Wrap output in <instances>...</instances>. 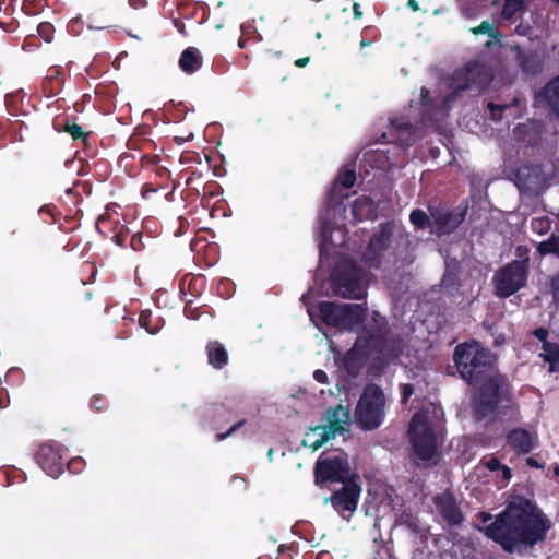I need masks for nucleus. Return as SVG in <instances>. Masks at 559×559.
I'll use <instances>...</instances> for the list:
<instances>
[{"instance_id":"09e8293b","label":"nucleus","mask_w":559,"mask_h":559,"mask_svg":"<svg viewBox=\"0 0 559 559\" xmlns=\"http://www.w3.org/2000/svg\"><path fill=\"white\" fill-rule=\"evenodd\" d=\"M354 15L356 19L360 17L361 16V12L359 10V4H354Z\"/></svg>"},{"instance_id":"e433bc0d","label":"nucleus","mask_w":559,"mask_h":559,"mask_svg":"<svg viewBox=\"0 0 559 559\" xmlns=\"http://www.w3.org/2000/svg\"><path fill=\"white\" fill-rule=\"evenodd\" d=\"M66 131L75 140L84 138V132L78 124L67 126Z\"/></svg>"},{"instance_id":"a878e982","label":"nucleus","mask_w":559,"mask_h":559,"mask_svg":"<svg viewBox=\"0 0 559 559\" xmlns=\"http://www.w3.org/2000/svg\"><path fill=\"white\" fill-rule=\"evenodd\" d=\"M540 356L549 364L550 372L559 371V346L556 343L543 344Z\"/></svg>"},{"instance_id":"dca6fc26","label":"nucleus","mask_w":559,"mask_h":559,"mask_svg":"<svg viewBox=\"0 0 559 559\" xmlns=\"http://www.w3.org/2000/svg\"><path fill=\"white\" fill-rule=\"evenodd\" d=\"M356 182V174L353 168L345 166L338 174L329 197V212L333 211V213H344L345 207L340 202L343 198H346L347 194H342L338 189L340 187L344 189L352 188Z\"/></svg>"},{"instance_id":"3c124183","label":"nucleus","mask_w":559,"mask_h":559,"mask_svg":"<svg viewBox=\"0 0 559 559\" xmlns=\"http://www.w3.org/2000/svg\"><path fill=\"white\" fill-rule=\"evenodd\" d=\"M527 464L533 467H539L538 463L532 457L527 459Z\"/></svg>"},{"instance_id":"423d86ee","label":"nucleus","mask_w":559,"mask_h":559,"mask_svg":"<svg viewBox=\"0 0 559 559\" xmlns=\"http://www.w3.org/2000/svg\"><path fill=\"white\" fill-rule=\"evenodd\" d=\"M408 245V237L402 227L393 223L382 224L369 241L362 255L364 263L368 267H379L394 262Z\"/></svg>"},{"instance_id":"7c9ffc66","label":"nucleus","mask_w":559,"mask_h":559,"mask_svg":"<svg viewBox=\"0 0 559 559\" xmlns=\"http://www.w3.org/2000/svg\"><path fill=\"white\" fill-rule=\"evenodd\" d=\"M538 251L540 254H556L559 257V237H551L546 241L538 245Z\"/></svg>"},{"instance_id":"a211bd4d","label":"nucleus","mask_w":559,"mask_h":559,"mask_svg":"<svg viewBox=\"0 0 559 559\" xmlns=\"http://www.w3.org/2000/svg\"><path fill=\"white\" fill-rule=\"evenodd\" d=\"M382 138L386 142H399L402 146H408L415 142V128L403 119H396L391 121L389 132L383 133Z\"/></svg>"},{"instance_id":"0eeeda50","label":"nucleus","mask_w":559,"mask_h":559,"mask_svg":"<svg viewBox=\"0 0 559 559\" xmlns=\"http://www.w3.org/2000/svg\"><path fill=\"white\" fill-rule=\"evenodd\" d=\"M318 295L316 288H310L302 296V300L307 308L310 319L314 321L317 308L311 305L310 299ZM318 313L323 323L335 326L341 330L358 331L362 325L366 317V308L362 305H337L335 302H320Z\"/></svg>"},{"instance_id":"37998d69","label":"nucleus","mask_w":559,"mask_h":559,"mask_svg":"<svg viewBox=\"0 0 559 559\" xmlns=\"http://www.w3.org/2000/svg\"><path fill=\"white\" fill-rule=\"evenodd\" d=\"M313 378L319 383H326L328 382V374L325 371L318 369L313 372Z\"/></svg>"},{"instance_id":"bb28decb","label":"nucleus","mask_w":559,"mask_h":559,"mask_svg":"<svg viewBox=\"0 0 559 559\" xmlns=\"http://www.w3.org/2000/svg\"><path fill=\"white\" fill-rule=\"evenodd\" d=\"M521 67L528 73H535L540 68V60L536 53L533 52H520L519 55Z\"/></svg>"},{"instance_id":"1a4fd4ad","label":"nucleus","mask_w":559,"mask_h":559,"mask_svg":"<svg viewBox=\"0 0 559 559\" xmlns=\"http://www.w3.org/2000/svg\"><path fill=\"white\" fill-rule=\"evenodd\" d=\"M385 397L376 384H368L360 395L356 409L355 421L364 430H373L384 420Z\"/></svg>"},{"instance_id":"603ef678","label":"nucleus","mask_w":559,"mask_h":559,"mask_svg":"<svg viewBox=\"0 0 559 559\" xmlns=\"http://www.w3.org/2000/svg\"><path fill=\"white\" fill-rule=\"evenodd\" d=\"M408 5L413 9V10H416L417 9V2L415 0H409L408 1Z\"/></svg>"},{"instance_id":"de8ad7c7","label":"nucleus","mask_w":559,"mask_h":559,"mask_svg":"<svg viewBox=\"0 0 559 559\" xmlns=\"http://www.w3.org/2000/svg\"><path fill=\"white\" fill-rule=\"evenodd\" d=\"M309 62V58L306 57V58H300L298 60H296L295 64L299 68H302L305 67L307 63Z\"/></svg>"},{"instance_id":"bf43d9fd","label":"nucleus","mask_w":559,"mask_h":559,"mask_svg":"<svg viewBox=\"0 0 559 559\" xmlns=\"http://www.w3.org/2000/svg\"><path fill=\"white\" fill-rule=\"evenodd\" d=\"M360 45H361V47H365V46H367V45H368V43H367V41H365V40H361Z\"/></svg>"},{"instance_id":"864d4df0","label":"nucleus","mask_w":559,"mask_h":559,"mask_svg":"<svg viewBox=\"0 0 559 559\" xmlns=\"http://www.w3.org/2000/svg\"><path fill=\"white\" fill-rule=\"evenodd\" d=\"M49 28H50V25H49V24H41V25L39 26V31H40V32H41V31H45V29H49Z\"/></svg>"},{"instance_id":"72a5a7b5","label":"nucleus","mask_w":559,"mask_h":559,"mask_svg":"<svg viewBox=\"0 0 559 559\" xmlns=\"http://www.w3.org/2000/svg\"><path fill=\"white\" fill-rule=\"evenodd\" d=\"M474 34H488L490 37L496 38L495 28L491 23L488 21L481 22V24L477 27L471 29Z\"/></svg>"},{"instance_id":"a19ab883","label":"nucleus","mask_w":559,"mask_h":559,"mask_svg":"<svg viewBox=\"0 0 559 559\" xmlns=\"http://www.w3.org/2000/svg\"><path fill=\"white\" fill-rule=\"evenodd\" d=\"M413 393H414V390H413L412 384H404L401 402L403 404H405L407 402V400L412 396Z\"/></svg>"},{"instance_id":"f03ea898","label":"nucleus","mask_w":559,"mask_h":559,"mask_svg":"<svg viewBox=\"0 0 559 559\" xmlns=\"http://www.w3.org/2000/svg\"><path fill=\"white\" fill-rule=\"evenodd\" d=\"M550 528L548 520L528 501L510 503L497 520L485 528L488 537L507 551L521 545H534L544 539Z\"/></svg>"},{"instance_id":"473e14b6","label":"nucleus","mask_w":559,"mask_h":559,"mask_svg":"<svg viewBox=\"0 0 559 559\" xmlns=\"http://www.w3.org/2000/svg\"><path fill=\"white\" fill-rule=\"evenodd\" d=\"M531 226L534 231L543 235L550 229V221L548 217H535L532 219Z\"/></svg>"},{"instance_id":"a18cd8bd","label":"nucleus","mask_w":559,"mask_h":559,"mask_svg":"<svg viewBox=\"0 0 559 559\" xmlns=\"http://www.w3.org/2000/svg\"><path fill=\"white\" fill-rule=\"evenodd\" d=\"M449 269H450V265L447 264V272H445V274H444V276L442 278V285L443 286H449L451 284V282L453 281L452 275H451Z\"/></svg>"},{"instance_id":"20e7f679","label":"nucleus","mask_w":559,"mask_h":559,"mask_svg":"<svg viewBox=\"0 0 559 559\" xmlns=\"http://www.w3.org/2000/svg\"><path fill=\"white\" fill-rule=\"evenodd\" d=\"M491 79L490 71L478 62L468 63L466 67L457 69L453 74V91L442 99L438 108L435 104H431L429 91L423 87L420 96L421 104L426 108L425 117L431 120L430 116L433 114L437 116V119H443L462 92L473 88L479 92L488 86Z\"/></svg>"},{"instance_id":"6e6552de","label":"nucleus","mask_w":559,"mask_h":559,"mask_svg":"<svg viewBox=\"0 0 559 559\" xmlns=\"http://www.w3.org/2000/svg\"><path fill=\"white\" fill-rule=\"evenodd\" d=\"M368 283L369 274L347 259L338 262L331 280L333 293L349 299H364Z\"/></svg>"},{"instance_id":"c85d7f7f","label":"nucleus","mask_w":559,"mask_h":559,"mask_svg":"<svg viewBox=\"0 0 559 559\" xmlns=\"http://www.w3.org/2000/svg\"><path fill=\"white\" fill-rule=\"evenodd\" d=\"M460 10L466 19L475 17L480 8V2L484 0H457Z\"/></svg>"},{"instance_id":"13d9d810","label":"nucleus","mask_w":559,"mask_h":559,"mask_svg":"<svg viewBox=\"0 0 559 559\" xmlns=\"http://www.w3.org/2000/svg\"><path fill=\"white\" fill-rule=\"evenodd\" d=\"M554 472H555V475L559 477V466H556Z\"/></svg>"},{"instance_id":"393cba45","label":"nucleus","mask_w":559,"mask_h":559,"mask_svg":"<svg viewBox=\"0 0 559 559\" xmlns=\"http://www.w3.org/2000/svg\"><path fill=\"white\" fill-rule=\"evenodd\" d=\"M539 97L547 102L551 110L559 118V75L545 86Z\"/></svg>"},{"instance_id":"58836bf2","label":"nucleus","mask_w":559,"mask_h":559,"mask_svg":"<svg viewBox=\"0 0 559 559\" xmlns=\"http://www.w3.org/2000/svg\"><path fill=\"white\" fill-rule=\"evenodd\" d=\"M83 465L84 461L82 457H74L68 463V468L71 473H79L81 472Z\"/></svg>"},{"instance_id":"b1692460","label":"nucleus","mask_w":559,"mask_h":559,"mask_svg":"<svg viewBox=\"0 0 559 559\" xmlns=\"http://www.w3.org/2000/svg\"><path fill=\"white\" fill-rule=\"evenodd\" d=\"M209 364L221 369L228 362V354L225 347L218 342H210L206 346Z\"/></svg>"},{"instance_id":"2eb2a0df","label":"nucleus","mask_w":559,"mask_h":559,"mask_svg":"<svg viewBox=\"0 0 559 559\" xmlns=\"http://www.w3.org/2000/svg\"><path fill=\"white\" fill-rule=\"evenodd\" d=\"M64 449L56 442H46L37 451V463L43 471L52 478H57L63 472Z\"/></svg>"},{"instance_id":"9b49d317","label":"nucleus","mask_w":559,"mask_h":559,"mask_svg":"<svg viewBox=\"0 0 559 559\" xmlns=\"http://www.w3.org/2000/svg\"><path fill=\"white\" fill-rule=\"evenodd\" d=\"M527 281V261L520 260L508 263L499 269L493 277L495 294L508 298L523 288Z\"/></svg>"},{"instance_id":"9d476101","label":"nucleus","mask_w":559,"mask_h":559,"mask_svg":"<svg viewBox=\"0 0 559 559\" xmlns=\"http://www.w3.org/2000/svg\"><path fill=\"white\" fill-rule=\"evenodd\" d=\"M326 425L311 428L306 435L302 443L313 451L321 448L326 441L343 435L350 424V412L348 407L337 405L326 413Z\"/></svg>"},{"instance_id":"39448f33","label":"nucleus","mask_w":559,"mask_h":559,"mask_svg":"<svg viewBox=\"0 0 559 559\" xmlns=\"http://www.w3.org/2000/svg\"><path fill=\"white\" fill-rule=\"evenodd\" d=\"M442 417V409L435 404H429L425 409L416 413L409 423L411 443L415 454L421 461H436Z\"/></svg>"},{"instance_id":"4be33fe9","label":"nucleus","mask_w":559,"mask_h":559,"mask_svg":"<svg viewBox=\"0 0 559 559\" xmlns=\"http://www.w3.org/2000/svg\"><path fill=\"white\" fill-rule=\"evenodd\" d=\"M508 442L519 453H528L535 447L533 436L524 429L512 430Z\"/></svg>"},{"instance_id":"6ab92c4d","label":"nucleus","mask_w":559,"mask_h":559,"mask_svg":"<svg viewBox=\"0 0 559 559\" xmlns=\"http://www.w3.org/2000/svg\"><path fill=\"white\" fill-rule=\"evenodd\" d=\"M433 501L438 513L445 522L452 525H456L462 522L463 515L457 508L452 493L443 492L436 496Z\"/></svg>"},{"instance_id":"8fccbe9b","label":"nucleus","mask_w":559,"mask_h":559,"mask_svg":"<svg viewBox=\"0 0 559 559\" xmlns=\"http://www.w3.org/2000/svg\"><path fill=\"white\" fill-rule=\"evenodd\" d=\"M502 471H503V477L509 479L511 477L510 469L508 467L503 466Z\"/></svg>"},{"instance_id":"7ed1b4c3","label":"nucleus","mask_w":559,"mask_h":559,"mask_svg":"<svg viewBox=\"0 0 559 559\" xmlns=\"http://www.w3.org/2000/svg\"><path fill=\"white\" fill-rule=\"evenodd\" d=\"M403 341L389 336L386 322L378 312H373L370 322L364 326L353 347L343 359V368L350 377L358 376L367 358L389 362L403 353Z\"/></svg>"},{"instance_id":"ea45409f","label":"nucleus","mask_w":559,"mask_h":559,"mask_svg":"<svg viewBox=\"0 0 559 559\" xmlns=\"http://www.w3.org/2000/svg\"><path fill=\"white\" fill-rule=\"evenodd\" d=\"M242 425H243V420H240V421L234 424L225 433H218L216 436L217 440H223L226 437L230 436L234 431H236Z\"/></svg>"},{"instance_id":"c756f323","label":"nucleus","mask_w":559,"mask_h":559,"mask_svg":"<svg viewBox=\"0 0 559 559\" xmlns=\"http://www.w3.org/2000/svg\"><path fill=\"white\" fill-rule=\"evenodd\" d=\"M140 323L150 334H156L162 328L158 318H154L151 312H142Z\"/></svg>"},{"instance_id":"2f4dec72","label":"nucleus","mask_w":559,"mask_h":559,"mask_svg":"<svg viewBox=\"0 0 559 559\" xmlns=\"http://www.w3.org/2000/svg\"><path fill=\"white\" fill-rule=\"evenodd\" d=\"M524 7V0H504L503 16L507 19L512 17L515 13L521 11Z\"/></svg>"},{"instance_id":"5701e85b","label":"nucleus","mask_w":559,"mask_h":559,"mask_svg":"<svg viewBox=\"0 0 559 559\" xmlns=\"http://www.w3.org/2000/svg\"><path fill=\"white\" fill-rule=\"evenodd\" d=\"M201 66L202 57L198 49L189 47L182 51L179 59V67L185 73L192 74L198 71Z\"/></svg>"},{"instance_id":"f257e3e1","label":"nucleus","mask_w":559,"mask_h":559,"mask_svg":"<svg viewBox=\"0 0 559 559\" xmlns=\"http://www.w3.org/2000/svg\"><path fill=\"white\" fill-rule=\"evenodd\" d=\"M454 361L461 377L477 389L474 407L479 419L491 415L498 403L502 377L493 367L495 356L478 342L460 344Z\"/></svg>"},{"instance_id":"f704fd0d","label":"nucleus","mask_w":559,"mask_h":559,"mask_svg":"<svg viewBox=\"0 0 559 559\" xmlns=\"http://www.w3.org/2000/svg\"><path fill=\"white\" fill-rule=\"evenodd\" d=\"M536 171H537L536 168H530V167L521 168L518 174L519 188L520 189H531L533 183L522 182V178L527 175H531V173H536Z\"/></svg>"},{"instance_id":"79ce46f5","label":"nucleus","mask_w":559,"mask_h":559,"mask_svg":"<svg viewBox=\"0 0 559 559\" xmlns=\"http://www.w3.org/2000/svg\"><path fill=\"white\" fill-rule=\"evenodd\" d=\"M534 336L539 340L540 342H543V344L545 343H548L547 342V336H548V331L544 328H538L534 331Z\"/></svg>"},{"instance_id":"4c0bfd02","label":"nucleus","mask_w":559,"mask_h":559,"mask_svg":"<svg viewBox=\"0 0 559 559\" xmlns=\"http://www.w3.org/2000/svg\"><path fill=\"white\" fill-rule=\"evenodd\" d=\"M488 108L491 112V117L495 120H499L501 118L502 111L507 108V106L502 105H495L492 103L488 104Z\"/></svg>"},{"instance_id":"cd10ccee","label":"nucleus","mask_w":559,"mask_h":559,"mask_svg":"<svg viewBox=\"0 0 559 559\" xmlns=\"http://www.w3.org/2000/svg\"><path fill=\"white\" fill-rule=\"evenodd\" d=\"M409 221L415 228L423 229L426 227H432V218L419 209L413 210L409 214Z\"/></svg>"},{"instance_id":"c9c22d12","label":"nucleus","mask_w":559,"mask_h":559,"mask_svg":"<svg viewBox=\"0 0 559 559\" xmlns=\"http://www.w3.org/2000/svg\"><path fill=\"white\" fill-rule=\"evenodd\" d=\"M111 210L112 207L108 206L106 212L102 214L97 219L96 227L100 233L104 228H106L107 223L111 219Z\"/></svg>"},{"instance_id":"ddd939ff","label":"nucleus","mask_w":559,"mask_h":559,"mask_svg":"<svg viewBox=\"0 0 559 559\" xmlns=\"http://www.w3.org/2000/svg\"><path fill=\"white\" fill-rule=\"evenodd\" d=\"M336 215L342 216L340 213H333V211L329 212V207L326 209V213L321 215V242H320V257L323 258L324 254H328L330 251V247H341L346 243L347 239V230L344 225H338L336 221L332 219V216Z\"/></svg>"},{"instance_id":"f8f14e48","label":"nucleus","mask_w":559,"mask_h":559,"mask_svg":"<svg viewBox=\"0 0 559 559\" xmlns=\"http://www.w3.org/2000/svg\"><path fill=\"white\" fill-rule=\"evenodd\" d=\"M350 476L347 457L343 453L321 456L316 466V481H345Z\"/></svg>"},{"instance_id":"c03bdc74","label":"nucleus","mask_w":559,"mask_h":559,"mask_svg":"<svg viewBox=\"0 0 559 559\" xmlns=\"http://www.w3.org/2000/svg\"><path fill=\"white\" fill-rule=\"evenodd\" d=\"M486 466L490 469V471H497L500 468V462L498 459H495V457H491L487 461L486 463Z\"/></svg>"},{"instance_id":"aec40b11","label":"nucleus","mask_w":559,"mask_h":559,"mask_svg":"<svg viewBox=\"0 0 559 559\" xmlns=\"http://www.w3.org/2000/svg\"><path fill=\"white\" fill-rule=\"evenodd\" d=\"M401 151V147L394 146L388 150H377L374 152H370L366 156L368 163L373 164L374 167L389 170L392 166L402 163L399 160Z\"/></svg>"},{"instance_id":"6e6d98bb","label":"nucleus","mask_w":559,"mask_h":559,"mask_svg":"<svg viewBox=\"0 0 559 559\" xmlns=\"http://www.w3.org/2000/svg\"><path fill=\"white\" fill-rule=\"evenodd\" d=\"M94 406H95L96 408H98V409L100 408V406H99V402H98V399H96V401L94 402Z\"/></svg>"},{"instance_id":"5fc2aeb1","label":"nucleus","mask_w":559,"mask_h":559,"mask_svg":"<svg viewBox=\"0 0 559 559\" xmlns=\"http://www.w3.org/2000/svg\"><path fill=\"white\" fill-rule=\"evenodd\" d=\"M491 519L490 514H483V522H487Z\"/></svg>"},{"instance_id":"412c9836","label":"nucleus","mask_w":559,"mask_h":559,"mask_svg":"<svg viewBox=\"0 0 559 559\" xmlns=\"http://www.w3.org/2000/svg\"><path fill=\"white\" fill-rule=\"evenodd\" d=\"M378 204L369 197L356 199L352 206V214L357 222L373 219L377 216Z\"/></svg>"},{"instance_id":"4468645a","label":"nucleus","mask_w":559,"mask_h":559,"mask_svg":"<svg viewBox=\"0 0 559 559\" xmlns=\"http://www.w3.org/2000/svg\"><path fill=\"white\" fill-rule=\"evenodd\" d=\"M432 218L431 233L437 235L450 234L464 221L467 212L466 205H460L453 210L445 207H430Z\"/></svg>"},{"instance_id":"f3484780","label":"nucleus","mask_w":559,"mask_h":559,"mask_svg":"<svg viewBox=\"0 0 559 559\" xmlns=\"http://www.w3.org/2000/svg\"><path fill=\"white\" fill-rule=\"evenodd\" d=\"M361 489L353 483H346L343 488L336 491L330 499L332 506L337 512L348 511L353 512L357 508Z\"/></svg>"},{"instance_id":"49530a36","label":"nucleus","mask_w":559,"mask_h":559,"mask_svg":"<svg viewBox=\"0 0 559 559\" xmlns=\"http://www.w3.org/2000/svg\"><path fill=\"white\" fill-rule=\"evenodd\" d=\"M128 2L129 5L133 9H139L146 4L144 0H129Z\"/></svg>"},{"instance_id":"4d7b16f0","label":"nucleus","mask_w":559,"mask_h":559,"mask_svg":"<svg viewBox=\"0 0 559 559\" xmlns=\"http://www.w3.org/2000/svg\"><path fill=\"white\" fill-rule=\"evenodd\" d=\"M94 406H95L96 408H98V409L100 408V406H99V402H98V399H96V401L94 402Z\"/></svg>"}]
</instances>
